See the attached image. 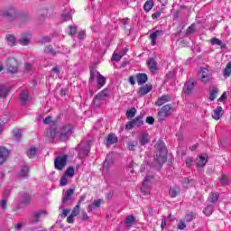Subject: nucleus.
Segmentation results:
<instances>
[{"label":"nucleus","instance_id":"nucleus-37","mask_svg":"<svg viewBox=\"0 0 231 231\" xmlns=\"http://www.w3.org/2000/svg\"><path fill=\"white\" fill-rule=\"evenodd\" d=\"M210 42L213 46H221V48H224L225 45H223V42H221V40L217 39V38H212L210 40Z\"/></svg>","mask_w":231,"mask_h":231},{"label":"nucleus","instance_id":"nucleus-26","mask_svg":"<svg viewBox=\"0 0 231 231\" xmlns=\"http://www.w3.org/2000/svg\"><path fill=\"white\" fill-rule=\"evenodd\" d=\"M180 192V187L178 186H173L170 188L169 194L171 198H176Z\"/></svg>","mask_w":231,"mask_h":231},{"label":"nucleus","instance_id":"nucleus-57","mask_svg":"<svg viewBox=\"0 0 231 231\" xmlns=\"http://www.w3.org/2000/svg\"><path fill=\"white\" fill-rule=\"evenodd\" d=\"M146 123L149 124L150 125H152V124H154V117L152 116H148L146 118Z\"/></svg>","mask_w":231,"mask_h":231},{"label":"nucleus","instance_id":"nucleus-39","mask_svg":"<svg viewBox=\"0 0 231 231\" xmlns=\"http://www.w3.org/2000/svg\"><path fill=\"white\" fill-rule=\"evenodd\" d=\"M224 77H230L231 75V62H228L226 66V69L223 71Z\"/></svg>","mask_w":231,"mask_h":231},{"label":"nucleus","instance_id":"nucleus-22","mask_svg":"<svg viewBox=\"0 0 231 231\" xmlns=\"http://www.w3.org/2000/svg\"><path fill=\"white\" fill-rule=\"evenodd\" d=\"M221 116H223V107L217 106L213 112L212 118L214 120H219Z\"/></svg>","mask_w":231,"mask_h":231},{"label":"nucleus","instance_id":"nucleus-14","mask_svg":"<svg viewBox=\"0 0 231 231\" xmlns=\"http://www.w3.org/2000/svg\"><path fill=\"white\" fill-rule=\"evenodd\" d=\"M46 211H37L33 213L31 221L32 223H39V220L42 219V217H46Z\"/></svg>","mask_w":231,"mask_h":231},{"label":"nucleus","instance_id":"nucleus-51","mask_svg":"<svg viewBox=\"0 0 231 231\" xmlns=\"http://www.w3.org/2000/svg\"><path fill=\"white\" fill-rule=\"evenodd\" d=\"M81 156H88L89 154V147L83 148L82 151L79 152Z\"/></svg>","mask_w":231,"mask_h":231},{"label":"nucleus","instance_id":"nucleus-18","mask_svg":"<svg viewBox=\"0 0 231 231\" xmlns=\"http://www.w3.org/2000/svg\"><path fill=\"white\" fill-rule=\"evenodd\" d=\"M139 144L140 145H147V143H149V134L145 133V132H143L140 134L139 135Z\"/></svg>","mask_w":231,"mask_h":231},{"label":"nucleus","instance_id":"nucleus-28","mask_svg":"<svg viewBox=\"0 0 231 231\" xmlns=\"http://www.w3.org/2000/svg\"><path fill=\"white\" fill-rule=\"evenodd\" d=\"M28 91L26 90H23L21 93H20V99H21V102H22V106H24L26 104V102H28Z\"/></svg>","mask_w":231,"mask_h":231},{"label":"nucleus","instance_id":"nucleus-52","mask_svg":"<svg viewBox=\"0 0 231 231\" xmlns=\"http://www.w3.org/2000/svg\"><path fill=\"white\" fill-rule=\"evenodd\" d=\"M69 33V35H75V33H77V26L70 25Z\"/></svg>","mask_w":231,"mask_h":231},{"label":"nucleus","instance_id":"nucleus-33","mask_svg":"<svg viewBox=\"0 0 231 231\" xmlns=\"http://www.w3.org/2000/svg\"><path fill=\"white\" fill-rule=\"evenodd\" d=\"M75 191L73 190V189H69V190H67L66 192H65V196L63 197V199H62V202L63 203H66V201H69V199L71 198V196H73V193H74Z\"/></svg>","mask_w":231,"mask_h":231},{"label":"nucleus","instance_id":"nucleus-41","mask_svg":"<svg viewBox=\"0 0 231 231\" xmlns=\"http://www.w3.org/2000/svg\"><path fill=\"white\" fill-rule=\"evenodd\" d=\"M64 176L67 178H73L75 176V169L73 167H69L64 173Z\"/></svg>","mask_w":231,"mask_h":231},{"label":"nucleus","instance_id":"nucleus-10","mask_svg":"<svg viewBox=\"0 0 231 231\" xmlns=\"http://www.w3.org/2000/svg\"><path fill=\"white\" fill-rule=\"evenodd\" d=\"M68 163V155L58 156L54 161V167L58 171H62Z\"/></svg>","mask_w":231,"mask_h":231},{"label":"nucleus","instance_id":"nucleus-53","mask_svg":"<svg viewBox=\"0 0 231 231\" xmlns=\"http://www.w3.org/2000/svg\"><path fill=\"white\" fill-rule=\"evenodd\" d=\"M194 163V160L190 157H188L186 159V165L187 167H189L190 169V167H192V164Z\"/></svg>","mask_w":231,"mask_h":231},{"label":"nucleus","instance_id":"nucleus-30","mask_svg":"<svg viewBox=\"0 0 231 231\" xmlns=\"http://www.w3.org/2000/svg\"><path fill=\"white\" fill-rule=\"evenodd\" d=\"M217 93H219V89H217V88H214L209 92V100H210V102H214V99L217 98Z\"/></svg>","mask_w":231,"mask_h":231},{"label":"nucleus","instance_id":"nucleus-17","mask_svg":"<svg viewBox=\"0 0 231 231\" xmlns=\"http://www.w3.org/2000/svg\"><path fill=\"white\" fill-rule=\"evenodd\" d=\"M5 42L7 45H9L11 48H14V46L17 45V38L14 36V34H7L5 36Z\"/></svg>","mask_w":231,"mask_h":231},{"label":"nucleus","instance_id":"nucleus-31","mask_svg":"<svg viewBox=\"0 0 231 231\" xmlns=\"http://www.w3.org/2000/svg\"><path fill=\"white\" fill-rule=\"evenodd\" d=\"M8 93H10V88L5 85H0V97H6Z\"/></svg>","mask_w":231,"mask_h":231},{"label":"nucleus","instance_id":"nucleus-9","mask_svg":"<svg viewBox=\"0 0 231 231\" xmlns=\"http://www.w3.org/2000/svg\"><path fill=\"white\" fill-rule=\"evenodd\" d=\"M142 125H143V116H139L132 121L128 122L125 125V128L131 130L134 129L135 127H142Z\"/></svg>","mask_w":231,"mask_h":231},{"label":"nucleus","instance_id":"nucleus-35","mask_svg":"<svg viewBox=\"0 0 231 231\" xmlns=\"http://www.w3.org/2000/svg\"><path fill=\"white\" fill-rule=\"evenodd\" d=\"M97 85L99 86V88L106 86V78H104V76H102L98 72H97Z\"/></svg>","mask_w":231,"mask_h":231},{"label":"nucleus","instance_id":"nucleus-55","mask_svg":"<svg viewBox=\"0 0 231 231\" xmlns=\"http://www.w3.org/2000/svg\"><path fill=\"white\" fill-rule=\"evenodd\" d=\"M19 19L22 23H26V21H28L29 19V16L26 14H24L20 15Z\"/></svg>","mask_w":231,"mask_h":231},{"label":"nucleus","instance_id":"nucleus-25","mask_svg":"<svg viewBox=\"0 0 231 231\" xmlns=\"http://www.w3.org/2000/svg\"><path fill=\"white\" fill-rule=\"evenodd\" d=\"M118 142V137L115 135V134H110L106 139V145H113V143H116Z\"/></svg>","mask_w":231,"mask_h":231},{"label":"nucleus","instance_id":"nucleus-60","mask_svg":"<svg viewBox=\"0 0 231 231\" xmlns=\"http://www.w3.org/2000/svg\"><path fill=\"white\" fill-rule=\"evenodd\" d=\"M121 24H123V26L125 28V26H127V24H129V18L122 19Z\"/></svg>","mask_w":231,"mask_h":231},{"label":"nucleus","instance_id":"nucleus-16","mask_svg":"<svg viewBox=\"0 0 231 231\" xmlns=\"http://www.w3.org/2000/svg\"><path fill=\"white\" fill-rule=\"evenodd\" d=\"M135 79L137 80L138 86H143V84H145V82L148 80L147 74L145 73H137L135 75Z\"/></svg>","mask_w":231,"mask_h":231},{"label":"nucleus","instance_id":"nucleus-27","mask_svg":"<svg viewBox=\"0 0 231 231\" xmlns=\"http://www.w3.org/2000/svg\"><path fill=\"white\" fill-rule=\"evenodd\" d=\"M13 136L14 138V140H16V142H20L22 136H23V131H21V129L19 128H14L13 131Z\"/></svg>","mask_w":231,"mask_h":231},{"label":"nucleus","instance_id":"nucleus-49","mask_svg":"<svg viewBox=\"0 0 231 231\" xmlns=\"http://www.w3.org/2000/svg\"><path fill=\"white\" fill-rule=\"evenodd\" d=\"M60 185H61V187H66V185H68V177L66 175H63L61 177Z\"/></svg>","mask_w":231,"mask_h":231},{"label":"nucleus","instance_id":"nucleus-7","mask_svg":"<svg viewBox=\"0 0 231 231\" xmlns=\"http://www.w3.org/2000/svg\"><path fill=\"white\" fill-rule=\"evenodd\" d=\"M154 177L148 175L144 178L143 181V187L141 188L142 192L144 193V196H147L151 192V187L152 186V180Z\"/></svg>","mask_w":231,"mask_h":231},{"label":"nucleus","instance_id":"nucleus-64","mask_svg":"<svg viewBox=\"0 0 231 231\" xmlns=\"http://www.w3.org/2000/svg\"><path fill=\"white\" fill-rule=\"evenodd\" d=\"M129 83H130L132 86H134V84H136V79H135L133 76H130V77H129Z\"/></svg>","mask_w":231,"mask_h":231},{"label":"nucleus","instance_id":"nucleus-46","mask_svg":"<svg viewBox=\"0 0 231 231\" xmlns=\"http://www.w3.org/2000/svg\"><path fill=\"white\" fill-rule=\"evenodd\" d=\"M7 204H8V200L6 199V198L3 199L0 201V208H2V210H6Z\"/></svg>","mask_w":231,"mask_h":231},{"label":"nucleus","instance_id":"nucleus-21","mask_svg":"<svg viewBox=\"0 0 231 231\" xmlns=\"http://www.w3.org/2000/svg\"><path fill=\"white\" fill-rule=\"evenodd\" d=\"M195 162L198 168H203L207 165V157L200 155L196 159Z\"/></svg>","mask_w":231,"mask_h":231},{"label":"nucleus","instance_id":"nucleus-45","mask_svg":"<svg viewBox=\"0 0 231 231\" xmlns=\"http://www.w3.org/2000/svg\"><path fill=\"white\" fill-rule=\"evenodd\" d=\"M134 115H136V108H132L126 111L127 118H134Z\"/></svg>","mask_w":231,"mask_h":231},{"label":"nucleus","instance_id":"nucleus-29","mask_svg":"<svg viewBox=\"0 0 231 231\" xmlns=\"http://www.w3.org/2000/svg\"><path fill=\"white\" fill-rule=\"evenodd\" d=\"M135 221H136V218L134 217V216L130 215V216L126 217L125 223L126 226H133V225L134 224Z\"/></svg>","mask_w":231,"mask_h":231},{"label":"nucleus","instance_id":"nucleus-58","mask_svg":"<svg viewBox=\"0 0 231 231\" xmlns=\"http://www.w3.org/2000/svg\"><path fill=\"white\" fill-rule=\"evenodd\" d=\"M101 203H102V199H97V200H95L92 204L96 208H98V207H100Z\"/></svg>","mask_w":231,"mask_h":231},{"label":"nucleus","instance_id":"nucleus-3","mask_svg":"<svg viewBox=\"0 0 231 231\" xmlns=\"http://www.w3.org/2000/svg\"><path fill=\"white\" fill-rule=\"evenodd\" d=\"M0 17L8 23H14L19 17V11L15 7H6L0 10Z\"/></svg>","mask_w":231,"mask_h":231},{"label":"nucleus","instance_id":"nucleus-56","mask_svg":"<svg viewBox=\"0 0 231 231\" xmlns=\"http://www.w3.org/2000/svg\"><path fill=\"white\" fill-rule=\"evenodd\" d=\"M70 210L66 208V209H63L62 213L60 214V217H68V214H69Z\"/></svg>","mask_w":231,"mask_h":231},{"label":"nucleus","instance_id":"nucleus-44","mask_svg":"<svg viewBox=\"0 0 231 231\" xmlns=\"http://www.w3.org/2000/svg\"><path fill=\"white\" fill-rule=\"evenodd\" d=\"M79 213H80V205L78 204L72 210L70 216L77 217V216H79Z\"/></svg>","mask_w":231,"mask_h":231},{"label":"nucleus","instance_id":"nucleus-20","mask_svg":"<svg viewBox=\"0 0 231 231\" xmlns=\"http://www.w3.org/2000/svg\"><path fill=\"white\" fill-rule=\"evenodd\" d=\"M148 68L151 73H156V71H158V63L154 59H150L148 60Z\"/></svg>","mask_w":231,"mask_h":231},{"label":"nucleus","instance_id":"nucleus-54","mask_svg":"<svg viewBox=\"0 0 231 231\" xmlns=\"http://www.w3.org/2000/svg\"><path fill=\"white\" fill-rule=\"evenodd\" d=\"M177 227L179 230H185V228H187V225H185V222L180 221Z\"/></svg>","mask_w":231,"mask_h":231},{"label":"nucleus","instance_id":"nucleus-50","mask_svg":"<svg viewBox=\"0 0 231 231\" xmlns=\"http://www.w3.org/2000/svg\"><path fill=\"white\" fill-rule=\"evenodd\" d=\"M122 57H124V55L114 53L112 59L115 60V62H119V60H122Z\"/></svg>","mask_w":231,"mask_h":231},{"label":"nucleus","instance_id":"nucleus-47","mask_svg":"<svg viewBox=\"0 0 231 231\" xmlns=\"http://www.w3.org/2000/svg\"><path fill=\"white\" fill-rule=\"evenodd\" d=\"M192 219H194V213L189 212L185 216V221H187V223H190Z\"/></svg>","mask_w":231,"mask_h":231},{"label":"nucleus","instance_id":"nucleus-43","mask_svg":"<svg viewBox=\"0 0 231 231\" xmlns=\"http://www.w3.org/2000/svg\"><path fill=\"white\" fill-rule=\"evenodd\" d=\"M48 42H51V38H50V36H43L39 40L40 44H46Z\"/></svg>","mask_w":231,"mask_h":231},{"label":"nucleus","instance_id":"nucleus-36","mask_svg":"<svg viewBox=\"0 0 231 231\" xmlns=\"http://www.w3.org/2000/svg\"><path fill=\"white\" fill-rule=\"evenodd\" d=\"M28 158H33L34 156H37V148L34 146L31 147L27 152Z\"/></svg>","mask_w":231,"mask_h":231},{"label":"nucleus","instance_id":"nucleus-34","mask_svg":"<svg viewBox=\"0 0 231 231\" xmlns=\"http://www.w3.org/2000/svg\"><path fill=\"white\" fill-rule=\"evenodd\" d=\"M217 199H219V194L210 193L208 201H209V203H216Z\"/></svg>","mask_w":231,"mask_h":231},{"label":"nucleus","instance_id":"nucleus-32","mask_svg":"<svg viewBox=\"0 0 231 231\" xmlns=\"http://www.w3.org/2000/svg\"><path fill=\"white\" fill-rule=\"evenodd\" d=\"M152 6H154V2L152 0H148L143 5V10L146 12H151V10H152Z\"/></svg>","mask_w":231,"mask_h":231},{"label":"nucleus","instance_id":"nucleus-40","mask_svg":"<svg viewBox=\"0 0 231 231\" xmlns=\"http://www.w3.org/2000/svg\"><path fill=\"white\" fill-rule=\"evenodd\" d=\"M203 212L205 216H212V212H214V207L212 205H208V207L205 208Z\"/></svg>","mask_w":231,"mask_h":231},{"label":"nucleus","instance_id":"nucleus-4","mask_svg":"<svg viewBox=\"0 0 231 231\" xmlns=\"http://www.w3.org/2000/svg\"><path fill=\"white\" fill-rule=\"evenodd\" d=\"M214 77H212V70L207 68H201L199 71V79L203 82V84H208L212 82Z\"/></svg>","mask_w":231,"mask_h":231},{"label":"nucleus","instance_id":"nucleus-38","mask_svg":"<svg viewBox=\"0 0 231 231\" xmlns=\"http://www.w3.org/2000/svg\"><path fill=\"white\" fill-rule=\"evenodd\" d=\"M69 19H71V13L65 11L63 14H61L62 23H66V21H69Z\"/></svg>","mask_w":231,"mask_h":231},{"label":"nucleus","instance_id":"nucleus-8","mask_svg":"<svg viewBox=\"0 0 231 231\" xmlns=\"http://www.w3.org/2000/svg\"><path fill=\"white\" fill-rule=\"evenodd\" d=\"M32 41V33L30 32H22L17 37V42L20 43L21 46H29Z\"/></svg>","mask_w":231,"mask_h":231},{"label":"nucleus","instance_id":"nucleus-42","mask_svg":"<svg viewBox=\"0 0 231 231\" xmlns=\"http://www.w3.org/2000/svg\"><path fill=\"white\" fill-rule=\"evenodd\" d=\"M44 52L48 53L49 55H56L57 51H55V49L51 47V45H48L44 49Z\"/></svg>","mask_w":231,"mask_h":231},{"label":"nucleus","instance_id":"nucleus-24","mask_svg":"<svg viewBox=\"0 0 231 231\" xmlns=\"http://www.w3.org/2000/svg\"><path fill=\"white\" fill-rule=\"evenodd\" d=\"M28 176H30V166H27V165L22 166L20 171V177L28 178Z\"/></svg>","mask_w":231,"mask_h":231},{"label":"nucleus","instance_id":"nucleus-61","mask_svg":"<svg viewBox=\"0 0 231 231\" xmlns=\"http://www.w3.org/2000/svg\"><path fill=\"white\" fill-rule=\"evenodd\" d=\"M162 15V12L157 11L156 13L152 14V19H158Z\"/></svg>","mask_w":231,"mask_h":231},{"label":"nucleus","instance_id":"nucleus-63","mask_svg":"<svg viewBox=\"0 0 231 231\" xmlns=\"http://www.w3.org/2000/svg\"><path fill=\"white\" fill-rule=\"evenodd\" d=\"M226 92H223L222 96L218 98V102H223V100H226Z\"/></svg>","mask_w":231,"mask_h":231},{"label":"nucleus","instance_id":"nucleus-13","mask_svg":"<svg viewBox=\"0 0 231 231\" xmlns=\"http://www.w3.org/2000/svg\"><path fill=\"white\" fill-rule=\"evenodd\" d=\"M165 34V32L162 31V30H157L155 32H153L152 34H150V39L152 41V46H156V39H158V37H162V35Z\"/></svg>","mask_w":231,"mask_h":231},{"label":"nucleus","instance_id":"nucleus-5","mask_svg":"<svg viewBox=\"0 0 231 231\" xmlns=\"http://www.w3.org/2000/svg\"><path fill=\"white\" fill-rule=\"evenodd\" d=\"M109 97V90L105 88L101 92H99L93 100V104L95 107H100V106L104 105V102H106V98Z\"/></svg>","mask_w":231,"mask_h":231},{"label":"nucleus","instance_id":"nucleus-11","mask_svg":"<svg viewBox=\"0 0 231 231\" xmlns=\"http://www.w3.org/2000/svg\"><path fill=\"white\" fill-rule=\"evenodd\" d=\"M6 65L9 73H17V60L14 58L7 59Z\"/></svg>","mask_w":231,"mask_h":231},{"label":"nucleus","instance_id":"nucleus-2","mask_svg":"<svg viewBox=\"0 0 231 231\" xmlns=\"http://www.w3.org/2000/svg\"><path fill=\"white\" fill-rule=\"evenodd\" d=\"M156 154L154 160L157 162L158 167H162L165 162H167V147L163 141H158L155 144Z\"/></svg>","mask_w":231,"mask_h":231},{"label":"nucleus","instance_id":"nucleus-23","mask_svg":"<svg viewBox=\"0 0 231 231\" xmlns=\"http://www.w3.org/2000/svg\"><path fill=\"white\" fill-rule=\"evenodd\" d=\"M167 102H171V97L170 96H162L158 98V100L155 102V106H163V104H167Z\"/></svg>","mask_w":231,"mask_h":231},{"label":"nucleus","instance_id":"nucleus-12","mask_svg":"<svg viewBox=\"0 0 231 231\" xmlns=\"http://www.w3.org/2000/svg\"><path fill=\"white\" fill-rule=\"evenodd\" d=\"M8 156H10V151L5 146H0V165L8 160Z\"/></svg>","mask_w":231,"mask_h":231},{"label":"nucleus","instance_id":"nucleus-15","mask_svg":"<svg viewBox=\"0 0 231 231\" xmlns=\"http://www.w3.org/2000/svg\"><path fill=\"white\" fill-rule=\"evenodd\" d=\"M152 90V85L146 84L145 86L139 88L137 93L140 97H143L144 95H147V93H151Z\"/></svg>","mask_w":231,"mask_h":231},{"label":"nucleus","instance_id":"nucleus-59","mask_svg":"<svg viewBox=\"0 0 231 231\" xmlns=\"http://www.w3.org/2000/svg\"><path fill=\"white\" fill-rule=\"evenodd\" d=\"M196 30V26L194 24L190 25L188 29H187V33H193V32Z\"/></svg>","mask_w":231,"mask_h":231},{"label":"nucleus","instance_id":"nucleus-6","mask_svg":"<svg viewBox=\"0 0 231 231\" xmlns=\"http://www.w3.org/2000/svg\"><path fill=\"white\" fill-rule=\"evenodd\" d=\"M172 113V106L171 105H165L158 112V119L160 122H163L167 116H170Z\"/></svg>","mask_w":231,"mask_h":231},{"label":"nucleus","instance_id":"nucleus-1","mask_svg":"<svg viewBox=\"0 0 231 231\" xmlns=\"http://www.w3.org/2000/svg\"><path fill=\"white\" fill-rule=\"evenodd\" d=\"M71 134H73V125H71V124L62 125L59 126L58 129L51 128V138L59 136L61 142H66L67 140H69Z\"/></svg>","mask_w":231,"mask_h":231},{"label":"nucleus","instance_id":"nucleus-19","mask_svg":"<svg viewBox=\"0 0 231 231\" xmlns=\"http://www.w3.org/2000/svg\"><path fill=\"white\" fill-rule=\"evenodd\" d=\"M194 80H189L187 84L183 88V91L186 95H190L192 93V90L194 89Z\"/></svg>","mask_w":231,"mask_h":231},{"label":"nucleus","instance_id":"nucleus-48","mask_svg":"<svg viewBox=\"0 0 231 231\" xmlns=\"http://www.w3.org/2000/svg\"><path fill=\"white\" fill-rule=\"evenodd\" d=\"M219 181L221 185H228V179L226 178V175H222Z\"/></svg>","mask_w":231,"mask_h":231},{"label":"nucleus","instance_id":"nucleus-62","mask_svg":"<svg viewBox=\"0 0 231 231\" xmlns=\"http://www.w3.org/2000/svg\"><path fill=\"white\" fill-rule=\"evenodd\" d=\"M189 183H190V180H189V179L185 178V179L183 180L182 185H183V187H184L185 189H187V187H189Z\"/></svg>","mask_w":231,"mask_h":231}]
</instances>
